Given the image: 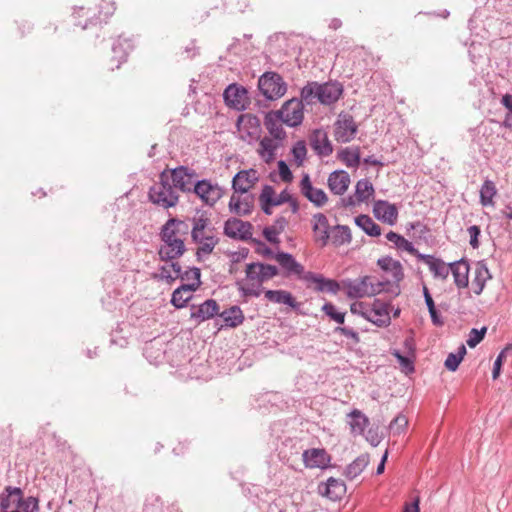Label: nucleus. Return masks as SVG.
I'll return each instance as SVG.
<instances>
[{"mask_svg": "<svg viewBox=\"0 0 512 512\" xmlns=\"http://www.w3.org/2000/svg\"><path fill=\"white\" fill-rule=\"evenodd\" d=\"M5 496L1 497V507L3 510H7L13 506L19 507L22 501V491L20 488L6 487Z\"/></svg>", "mask_w": 512, "mask_h": 512, "instance_id": "obj_39", "label": "nucleus"}, {"mask_svg": "<svg viewBox=\"0 0 512 512\" xmlns=\"http://www.w3.org/2000/svg\"><path fill=\"white\" fill-rule=\"evenodd\" d=\"M218 313L219 305L217 302L213 299H208L198 306L193 305L191 307L190 317L196 324H200L205 320L213 318Z\"/></svg>", "mask_w": 512, "mask_h": 512, "instance_id": "obj_21", "label": "nucleus"}, {"mask_svg": "<svg viewBox=\"0 0 512 512\" xmlns=\"http://www.w3.org/2000/svg\"><path fill=\"white\" fill-rule=\"evenodd\" d=\"M287 225V221L284 218L278 219L273 225L269 226L273 231L276 232L277 237L281 232L284 231Z\"/></svg>", "mask_w": 512, "mask_h": 512, "instance_id": "obj_62", "label": "nucleus"}, {"mask_svg": "<svg viewBox=\"0 0 512 512\" xmlns=\"http://www.w3.org/2000/svg\"><path fill=\"white\" fill-rule=\"evenodd\" d=\"M116 11L115 2L112 0H101L98 4V19L107 21Z\"/></svg>", "mask_w": 512, "mask_h": 512, "instance_id": "obj_48", "label": "nucleus"}, {"mask_svg": "<svg viewBox=\"0 0 512 512\" xmlns=\"http://www.w3.org/2000/svg\"><path fill=\"white\" fill-rule=\"evenodd\" d=\"M418 259L425 263L434 277L445 280L450 274L451 264L447 265L440 259H436L431 255L420 254Z\"/></svg>", "mask_w": 512, "mask_h": 512, "instance_id": "obj_26", "label": "nucleus"}, {"mask_svg": "<svg viewBox=\"0 0 512 512\" xmlns=\"http://www.w3.org/2000/svg\"><path fill=\"white\" fill-rule=\"evenodd\" d=\"M466 354V348L464 345H461L459 348H458V351L457 353H450L448 354L446 360H445V367L449 370V371H456L459 364L461 363V361L463 360L464 356Z\"/></svg>", "mask_w": 512, "mask_h": 512, "instance_id": "obj_47", "label": "nucleus"}, {"mask_svg": "<svg viewBox=\"0 0 512 512\" xmlns=\"http://www.w3.org/2000/svg\"><path fill=\"white\" fill-rule=\"evenodd\" d=\"M349 416L351 417V431L355 434L363 433L368 423V419L366 418V416L358 410H354L353 412H351Z\"/></svg>", "mask_w": 512, "mask_h": 512, "instance_id": "obj_46", "label": "nucleus"}, {"mask_svg": "<svg viewBox=\"0 0 512 512\" xmlns=\"http://www.w3.org/2000/svg\"><path fill=\"white\" fill-rule=\"evenodd\" d=\"M486 333V328H482L481 330L472 329L469 338L467 339V345L471 348L475 347L477 344H479L482 339L484 338V335Z\"/></svg>", "mask_w": 512, "mask_h": 512, "instance_id": "obj_53", "label": "nucleus"}, {"mask_svg": "<svg viewBox=\"0 0 512 512\" xmlns=\"http://www.w3.org/2000/svg\"><path fill=\"white\" fill-rule=\"evenodd\" d=\"M373 213L378 220L389 225H394L398 218L396 206L383 200H378L374 203Z\"/></svg>", "mask_w": 512, "mask_h": 512, "instance_id": "obj_22", "label": "nucleus"}, {"mask_svg": "<svg viewBox=\"0 0 512 512\" xmlns=\"http://www.w3.org/2000/svg\"><path fill=\"white\" fill-rule=\"evenodd\" d=\"M355 223L369 236L377 237L381 235V228L368 215H359L355 218Z\"/></svg>", "mask_w": 512, "mask_h": 512, "instance_id": "obj_41", "label": "nucleus"}, {"mask_svg": "<svg viewBox=\"0 0 512 512\" xmlns=\"http://www.w3.org/2000/svg\"><path fill=\"white\" fill-rule=\"evenodd\" d=\"M278 172L282 181L291 182L293 179L292 172L290 171L288 165L284 161L278 162Z\"/></svg>", "mask_w": 512, "mask_h": 512, "instance_id": "obj_57", "label": "nucleus"}, {"mask_svg": "<svg viewBox=\"0 0 512 512\" xmlns=\"http://www.w3.org/2000/svg\"><path fill=\"white\" fill-rule=\"evenodd\" d=\"M287 225V221L284 218L278 219L273 225L269 226L273 231L276 232L277 237L281 232L284 231Z\"/></svg>", "mask_w": 512, "mask_h": 512, "instance_id": "obj_61", "label": "nucleus"}, {"mask_svg": "<svg viewBox=\"0 0 512 512\" xmlns=\"http://www.w3.org/2000/svg\"><path fill=\"white\" fill-rule=\"evenodd\" d=\"M276 141L277 139L267 136L260 140L257 153L264 162L270 163L275 159L276 150L278 148Z\"/></svg>", "mask_w": 512, "mask_h": 512, "instance_id": "obj_32", "label": "nucleus"}, {"mask_svg": "<svg viewBox=\"0 0 512 512\" xmlns=\"http://www.w3.org/2000/svg\"><path fill=\"white\" fill-rule=\"evenodd\" d=\"M491 278L492 276L487 266L483 262H478L475 265L472 280L470 282L471 291L475 295H480L483 292L486 283L491 280Z\"/></svg>", "mask_w": 512, "mask_h": 512, "instance_id": "obj_25", "label": "nucleus"}, {"mask_svg": "<svg viewBox=\"0 0 512 512\" xmlns=\"http://www.w3.org/2000/svg\"><path fill=\"white\" fill-rule=\"evenodd\" d=\"M236 128L239 139L249 144L259 140L262 133L260 119L251 113L239 115Z\"/></svg>", "mask_w": 512, "mask_h": 512, "instance_id": "obj_6", "label": "nucleus"}, {"mask_svg": "<svg viewBox=\"0 0 512 512\" xmlns=\"http://www.w3.org/2000/svg\"><path fill=\"white\" fill-rule=\"evenodd\" d=\"M322 310L325 312L327 316L336 321L339 324L344 323L345 314L338 312L335 306L332 303H326Z\"/></svg>", "mask_w": 512, "mask_h": 512, "instance_id": "obj_50", "label": "nucleus"}, {"mask_svg": "<svg viewBox=\"0 0 512 512\" xmlns=\"http://www.w3.org/2000/svg\"><path fill=\"white\" fill-rule=\"evenodd\" d=\"M350 310L353 314H359L379 327L390 324L389 304L380 299H374L372 302H355Z\"/></svg>", "mask_w": 512, "mask_h": 512, "instance_id": "obj_3", "label": "nucleus"}, {"mask_svg": "<svg viewBox=\"0 0 512 512\" xmlns=\"http://www.w3.org/2000/svg\"><path fill=\"white\" fill-rule=\"evenodd\" d=\"M252 226L238 218H231L225 222L224 232L231 238L246 239L251 236Z\"/></svg>", "mask_w": 512, "mask_h": 512, "instance_id": "obj_23", "label": "nucleus"}, {"mask_svg": "<svg viewBox=\"0 0 512 512\" xmlns=\"http://www.w3.org/2000/svg\"><path fill=\"white\" fill-rule=\"evenodd\" d=\"M219 315L225 324L232 328L241 325L245 319L241 308L238 306H232L221 312Z\"/></svg>", "mask_w": 512, "mask_h": 512, "instance_id": "obj_37", "label": "nucleus"}, {"mask_svg": "<svg viewBox=\"0 0 512 512\" xmlns=\"http://www.w3.org/2000/svg\"><path fill=\"white\" fill-rule=\"evenodd\" d=\"M188 233V226L183 221L170 219L164 225L161 236L162 245L159 256L162 260H174L185 251L184 241Z\"/></svg>", "mask_w": 512, "mask_h": 512, "instance_id": "obj_1", "label": "nucleus"}, {"mask_svg": "<svg viewBox=\"0 0 512 512\" xmlns=\"http://www.w3.org/2000/svg\"><path fill=\"white\" fill-rule=\"evenodd\" d=\"M358 126L352 115L340 113L333 125V136L336 141L347 143L356 136Z\"/></svg>", "mask_w": 512, "mask_h": 512, "instance_id": "obj_9", "label": "nucleus"}, {"mask_svg": "<svg viewBox=\"0 0 512 512\" xmlns=\"http://www.w3.org/2000/svg\"><path fill=\"white\" fill-rule=\"evenodd\" d=\"M386 238L389 242L393 243L396 248L405 250L409 254L416 256L417 258L421 254L418 252L417 249L414 248V246L411 242H409L407 239H405L403 236H401L398 233L390 231L386 234Z\"/></svg>", "mask_w": 512, "mask_h": 512, "instance_id": "obj_40", "label": "nucleus"}, {"mask_svg": "<svg viewBox=\"0 0 512 512\" xmlns=\"http://www.w3.org/2000/svg\"><path fill=\"white\" fill-rule=\"evenodd\" d=\"M374 194V187L367 179H361L356 183L355 197L358 202H367Z\"/></svg>", "mask_w": 512, "mask_h": 512, "instance_id": "obj_43", "label": "nucleus"}, {"mask_svg": "<svg viewBox=\"0 0 512 512\" xmlns=\"http://www.w3.org/2000/svg\"><path fill=\"white\" fill-rule=\"evenodd\" d=\"M278 274L275 266L263 263H250L245 268V278L237 282L238 289L244 296L258 297L263 282Z\"/></svg>", "mask_w": 512, "mask_h": 512, "instance_id": "obj_2", "label": "nucleus"}, {"mask_svg": "<svg viewBox=\"0 0 512 512\" xmlns=\"http://www.w3.org/2000/svg\"><path fill=\"white\" fill-rule=\"evenodd\" d=\"M254 197L251 194L233 192L230 197L229 211L238 216H245L252 212L254 207Z\"/></svg>", "mask_w": 512, "mask_h": 512, "instance_id": "obj_16", "label": "nucleus"}, {"mask_svg": "<svg viewBox=\"0 0 512 512\" xmlns=\"http://www.w3.org/2000/svg\"><path fill=\"white\" fill-rule=\"evenodd\" d=\"M512 348V345L511 346H507L505 349H503L499 355L497 356L495 362H494V367H493V371H492V378L494 380H496L499 376H500V373H501V367H502V364L503 362L505 361L506 359V353L507 351Z\"/></svg>", "mask_w": 512, "mask_h": 512, "instance_id": "obj_51", "label": "nucleus"}, {"mask_svg": "<svg viewBox=\"0 0 512 512\" xmlns=\"http://www.w3.org/2000/svg\"><path fill=\"white\" fill-rule=\"evenodd\" d=\"M343 89L339 83H308L301 90V98L308 104L313 103L314 99H317L324 105H331L338 101L342 95Z\"/></svg>", "mask_w": 512, "mask_h": 512, "instance_id": "obj_4", "label": "nucleus"}, {"mask_svg": "<svg viewBox=\"0 0 512 512\" xmlns=\"http://www.w3.org/2000/svg\"><path fill=\"white\" fill-rule=\"evenodd\" d=\"M331 455L323 448H310L302 453V461L307 469L324 470L330 466Z\"/></svg>", "mask_w": 512, "mask_h": 512, "instance_id": "obj_12", "label": "nucleus"}, {"mask_svg": "<svg viewBox=\"0 0 512 512\" xmlns=\"http://www.w3.org/2000/svg\"><path fill=\"white\" fill-rule=\"evenodd\" d=\"M327 182L332 193L336 195H343L347 191L351 181L350 176L346 171L338 170L329 175Z\"/></svg>", "mask_w": 512, "mask_h": 512, "instance_id": "obj_27", "label": "nucleus"}, {"mask_svg": "<svg viewBox=\"0 0 512 512\" xmlns=\"http://www.w3.org/2000/svg\"><path fill=\"white\" fill-rule=\"evenodd\" d=\"M497 188L492 180L486 179L480 188V203L484 207H493Z\"/></svg>", "mask_w": 512, "mask_h": 512, "instance_id": "obj_36", "label": "nucleus"}, {"mask_svg": "<svg viewBox=\"0 0 512 512\" xmlns=\"http://www.w3.org/2000/svg\"><path fill=\"white\" fill-rule=\"evenodd\" d=\"M329 241H331V243L336 247L349 244L352 241L350 228L343 225L333 227L330 232Z\"/></svg>", "mask_w": 512, "mask_h": 512, "instance_id": "obj_34", "label": "nucleus"}, {"mask_svg": "<svg viewBox=\"0 0 512 512\" xmlns=\"http://www.w3.org/2000/svg\"><path fill=\"white\" fill-rule=\"evenodd\" d=\"M307 148L304 141H298L292 148V156L294 163L299 167L303 164L306 159Z\"/></svg>", "mask_w": 512, "mask_h": 512, "instance_id": "obj_49", "label": "nucleus"}, {"mask_svg": "<svg viewBox=\"0 0 512 512\" xmlns=\"http://www.w3.org/2000/svg\"><path fill=\"white\" fill-rule=\"evenodd\" d=\"M346 484L343 480L330 477L318 485V493L331 501L341 500L346 494Z\"/></svg>", "mask_w": 512, "mask_h": 512, "instance_id": "obj_15", "label": "nucleus"}, {"mask_svg": "<svg viewBox=\"0 0 512 512\" xmlns=\"http://www.w3.org/2000/svg\"><path fill=\"white\" fill-rule=\"evenodd\" d=\"M309 143L319 156L327 157L333 153L332 143L327 133L322 129H316L311 133Z\"/></svg>", "mask_w": 512, "mask_h": 512, "instance_id": "obj_20", "label": "nucleus"}, {"mask_svg": "<svg viewBox=\"0 0 512 512\" xmlns=\"http://www.w3.org/2000/svg\"><path fill=\"white\" fill-rule=\"evenodd\" d=\"M311 223L314 241L321 247L326 246L331 232L327 217L322 213H317L313 215Z\"/></svg>", "mask_w": 512, "mask_h": 512, "instance_id": "obj_18", "label": "nucleus"}, {"mask_svg": "<svg viewBox=\"0 0 512 512\" xmlns=\"http://www.w3.org/2000/svg\"><path fill=\"white\" fill-rule=\"evenodd\" d=\"M378 265L384 271L390 272L394 281H400L403 278V268L399 261L384 257L378 260Z\"/></svg>", "mask_w": 512, "mask_h": 512, "instance_id": "obj_38", "label": "nucleus"}, {"mask_svg": "<svg viewBox=\"0 0 512 512\" xmlns=\"http://www.w3.org/2000/svg\"><path fill=\"white\" fill-rule=\"evenodd\" d=\"M191 273L193 274V278L196 282L184 284L172 293L171 304L178 309L186 306L192 298V293L196 291L200 285V270L198 268H193Z\"/></svg>", "mask_w": 512, "mask_h": 512, "instance_id": "obj_10", "label": "nucleus"}, {"mask_svg": "<svg viewBox=\"0 0 512 512\" xmlns=\"http://www.w3.org/2000/svg\"><path fill=\"white\" fill-rule=\"evenodd\" d=\"M281 204L288 202L291 208L292 213H296L299 209V205L295 199L286 191L283 190L280 194H278Z\"/></svg>", "mask_w": 512, "mask_h": 512, "instance_id": "obj_56", "label": "nucleus"}, {"mask_svg": "<svg viewBox=\"0 0 512 512\" xmlns=\"http://www.w3.org/2000/svg\"><path fill=\"white\" fill-rule=\"evenodd\" d=\"M263 234L265 236V238L271 242V243H276L278 242V237L276 235V232L273 231L270 227H266L263 231Z\"/></svg>", "mask_w": 512, "mask_h": 512, "instance_id": "obj_64", "label": "nucleus"}, {"mask_svg": "<svg viewBox=\"0 0 512 512\" xmlns=\"http://www.w3.org/2000/svg\"><path fill=\"white\" fill-rule=\"evenodd\" d=\"M408 420L404 415L397 416L390 424L393 433L400 434L407 426Z\"/></svg>", "mask_w": 512, "mask_h": 512, "instance_id": "obj_54", "label": "nucleus"}, {"mask_svg": "<svg viewBox=\"0 0 512 512\" xmlns=\"http://www.w3.org/2000/svg\"><path fill=\"white\" fill-rule=\"evenodd\" d=\"M338 158L347 167H357L360 163V151L358 147H347L338 152Z\"/></svg>", "mask_w": 512, "mask_h": 512, "instance_id": "obj_42", "label": "nucleus"}, {"mask_svg": "<svg viewBox=\"0 0 512 512\" xmlns=\"http://www.w3.org/2000/svg\"><path fill=\"white\" fill-rule=\"evenodd\" d=\"M259 204L264 213L270 215L272 208L281 205L278 194L272 186L266 185L263 187L260 196Z\"/></svg>", "mask_w": 512, "mask_h": 512, "instance_id": "obj_30", "label": "nucleus"}, {"mask_svg": "<svg viewBox=\"0 0 512 512\" xmlns=\"http://www.w3.org/2000/svg\"><path fill=\"white\" fill-rule=\"evenodd\" d=\"M423 294H424V298H425V302H426V305L428 307V310H433L435 309V304H434V301H433V298L427 288V286H423Z\"/></svg>", "mask_w": 512, "mask_h": 512, "instance_id": "obj_63", "label": "nucleus"}, {"mask_svg": "<svg viewBox=\"0 0 512 512\" xmlns=\"http://www.w3.org/2000/svg\"><path fill=\"white\" fill-rule=\"evenodd\" d=\"M208 222L209 220L203 215L193 219V229L191 235L195 242H202L205 236H207L205 229L208 225Z\"/></svg>", "mask_w": 512, "mask_h": 512, "instance_id": "obj_44", "label": "nucleus"}, {"mask_svg": "<svg viewBox=\"0 0 512 512\" xmlns=\"http://www.w3.org/2000/svg\"><path fill=\"white\" fill-rule=\"evenodd\" d=\"M275 259L289 275H296L302 278L305 273L304 267L288 253H278Z\"/></svg>", "mask_w": 512, "mask_h": 512, "instance_id": "obj_31", "label": "nucleus"}, {"mask_svg": "<svg viewBox=\"0 0 512 512\" xmlns=\"http://www.w3.org/2000/svg\"><path fill=\"white\" fill-rule=\"evenodd\" d=\"M302 100L292 98L284 102L280 109L274 110L286 126L293 128L301 125L304 119Z\"/></svg>", "mask_w": 512, "mask_h": 512, "instance_id": "obj_8", "label": "nucleus"}, {"mask_svg": "<svg viewBox=\"0 0 512 512\" xmlns=\"http://www.w3.org/2000/svg\"><path fill=\"white\" fill-rule=\"evenodd\" d=\"M261 93L269 100H276L284 96L287 91L286 83L282 77L274 72L263 74L258 81Z\"/></svg>", "mask_w": 512, "mask_h": 512, "instance_id": "obj_7", "label": "nucleus"}, {"mask_svg": "<svg viewBox=\"0 0 512 512\" xmlns=\"http://www.w3.org/2000/svg\"><path fill=\"white\" fill-rule=\"evenodd\" d=\"M467 232H468L469 237H470V241H469L470 245L474 249L478 248L479 245H480L478 237H479V235L481 233L479 226H477V225L470 226L467 229Z\"/></svg>", "mask_w": 512, "mask_h": 512, "instance_id": "obj_58", "label": "nucleus"}, {"mask_svg": "<svg viewBox=\"0 0 512 512\" xmlns=\"http://www.w3.org/2000/svg\"><path fill=\"white\" fill-rule=\"evenodd\" d=\"M300 191L317 207L325 205L328 201L326 193L322 189L316 188L312 185L308 174H305L300 182Z\"/></svg>", "mask_w": 512, "mask_h": 512, "instance_id": "obj_19", "label": "nucleus"}, {"mask_svg": "<svg viewBox=\"0 0 512 512\" xmlns=\"http://www.w3.org/2000/svg\"><path fill=\"white\" fill-rule=\"evenodd\" d=\"M223 97L226 105L236 110H244L250 104L248 91L238 84L229 85L225 89Z\"/></svg>", "mask_w": 512, "mask_h": 512, "instance_id": "obj_11", "label": "nucleus"}, {"mask_svg": "<svg viewBox=\"0 0 512 512\" xmlns=\"http://www.w3.org/2000/svg\"><path fill=\"white\" fill-rule=\"evenodd\" d=\"M259 181V173L255 169L241 170L232 180V188L235 192L247 193Z\"/></svg>", "mask_w": 512, "mask_h": 512, "instance_id": "obj_17", "label": "nucleus"}, {"mask_svg": "<svg viewBox=\"0 0 512 512\" xmlns=\"http://www.w3.org/2000/svg\"><path fill=\"white\" fill-rule=\"evenodd\" d=\"M200 246L198 247V253L209 254L214 249L217 241L213 236L207 235L202 240V242H198Z\"/></svg>", "mask_w": 512, "mask_h": 512, "instance_id": "obj_52", "label": "nucleus"}, {"mask_svg": "<svg viewBox=\"0 0 512 512\" xmlns=\"http://www.w3.org/2000/svg\"><path fill=\"white\" fill-rule=\"evenodd\" d=\"M368 464L369 456L367 454H362L346 467L344 475L347 479L354 480L361 475Z\"/></svg>", "mask_w": 512, "mask_h": 512, "instance_id": "obj_35", "label": "nucleus"}, {"mask_svg": "<svg viewBox=\"0 0 512 512\" xmlns=\"http://www.w3.org/2000/svg\"><path fill=\"white\" fill-rule=\"evenodd\" d=\"M264 295L268 301L273 303L284 304L293 309L299 306L293 295L286 290H267Z\"/></svg>", "mask_w": 512, "mask_h": 512, "instance_id": "obj_33", "label": "nucleus"}, {"mask_svg": "<svg viewBox=\"0 0 512 512\" xmlns=\"http://www.w3.org/2000/svg\"><path fill=\"white\" fill-rule=\"evenodd\" d=\"M170 177V182L173 183L175 189H180L181 191H192V188L195 184V180L197 178V174L194 170H191L187 167L180 166L172 170H167Z\"/></svg>", "mask_w": 512, "mask_h": 512, "instance_id": "obj_13", "label": "nucleus"}, {"mask_svg": "<svg viewBox=\"0 0 512 512\" xmlns=\"http://www.w3.org/2000/svg\"><path fill=\"white\" fill-rule=\"evenodd\" d=\"M420 498L417 496L412 503H405L403 512H420Z\"/></svg>", "mask_w": 512, "mask_h": 512, "instance_id": "obj_60", "label": "nucleus"}, {"mask_svg": "<svg viewBox=\"0 0 512 512\" xmlns=\"http://www.w3.org/2000/svg\"><path fill=\"white\" fill-rule=\"evenodd\" d=\"M302 279L306 281L309 286L314 285L316 291L336 293L339 290V284L335 280L326 279L320 274L306 272L303 274Z\"/></svg>", "mask_w": 512, "mask_h": 512, "instance_id": "obj_24", "label": "nucleus"}, {"mask_svg": "<svg viewBox=\"0 0 512 512\" xmlns=\"http://www.w3.org/2000/svg\"><path fill=\"white\" fill-rule=\"evenodd\" d=\"M393 355L398 359L401 369L405 373L414 371L413 361L409 357L402 356L398 351L393 352Z\"/></svg>", "mask_w": 512, "mask_h": 512, "instance_id": "obj_55", "label": "nucleus"}, {"mask_svg": "<svg viewBox=\"0 0 512 512\" xmlns=\"http://www.w3.org/2000/svg\"><path fill=\"white\" fill-rule=\"evenodd\" d=\"M264 125L272 138L277 140H283L286 138V131L283 128V125L285 124L274 110L269 111L265 115Z\"/></svg>", "mask_w": 512, "mask_h": 512, "instance_id": "obj_28", "label": "nucleus"}, {"mask_svg": "<svg viewBox=\"0 0 512 512\" xmlns=\"http://www.w3.org/2000/svg\"><path fill=\"white\" fill-rule=\"evenodd\" d=\"M181 276V266L176 262L163 265L160 269V277L172 282Z\"/></svg>", "mask_w": 512, "mask_h": 512, "instance_id": "obj_45", "label": "nucleus"}, {"mask_svg": "<svg viewBox=\"0 0 512 512\" xmlns=\"http://www.w3.org/2000/svg\"><path fill=\"white\" fill-rule=\"evenodd\" d=\"M168 171L160 174L159 182L155 183L149 190L150 201L164 209L176 206L179 200V194L175 187L171 185Z\"/></svg>", "mask_w": 512, "mask_h": 512, "instance_id": "obj_5", "label": "nucleus"}, {"mask_svg": "<svg viewBox=\"0 0 512 512\" xmlns=\"http://www.w3.org/2000/svg\"><path fill=\"white\" fill-rule=\"evenodd\" d=\"M470 267L467 261L460 260L451 263L450 273L453 274L454 282L458 288H466L469 285Z\"/></svg>", "mask_w": 512, "mask_h": 512, "instance_id": "obj_29", "label": "nucleus"}, {"mask_svg": "<svg viewBox=\"0 0 512 512\" xmlns=\"http://www.w3.org/2000/svg\"><path fill=\"white\" fill-rule=\"evenodd\" d=\"M192 191L210 206H213L222 197V189L207 180L195 182Z\"/></svg>", "mask_w": 512, "mask_h": 512, "instance_id": "obj_14", "label": "nucleus"}, {"mask_svg": "<svg viewBox=\"0 0 512 512\" xmlns=\"http://www.w3.org/2000/svg\"><path fill=\"white\" fill-rule=\"evenodd\" d=\"M369 279L365 278L359 284L350 287V294H354L357 297H363L366 294H369L367 290V281Z\"/></svg>", "mask_w": 512, "mask_h": 512, "instance_id": "obj_59", "label": "nucleus"}]
</instances>
